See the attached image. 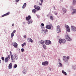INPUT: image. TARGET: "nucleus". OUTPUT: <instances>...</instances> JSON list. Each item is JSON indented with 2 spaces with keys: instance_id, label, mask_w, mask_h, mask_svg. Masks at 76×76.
Returning <instances> with one entry per match:
<instances>
[{
  "instance_id": "f257e3e1",
  "label": "nucleus",
  "mask_w": 76,
  "mask_h": 76,
  "mask_svg": "<svg viewBox=\"0 0 76 76\" xmlns=\"http://www.w3.org/2000/svg\"><path fill=\"white\" fill-rule=\"evenodd\" d=\"M31 17L30 15H28V17H26V20L27 21V23L28 24H31L32 23V19H31Z\"/></svg>"
},
{
  "instance_id": "f03ea898",
  "label": "nucleus",
  "mask_w": 76,
  "mask_h": 76,
  "mask_svg": "<svg viewBox=\"0 0 76 76\" xmlns=\"http://www.w3.org/2000/svg\"><path fill=\"white\" fill-rule=\"evenodd\" d=\"M69 56L66 57V56H64L63 57V60L64 61L65 63H67L68 61H69Z\"/></svg>"
},
{
  "instance_id": "7ed1b4c3",
  "label": "nucleus",
  "mask_w": 76,
  "mask_h": 76,
  "mask_svg": "<svg viewBox=\"0 0 76 76\" xmlns=\"http://www.w3.org/2000/svg\"><path fill=\"white\" fill-rule=\"evenodd\" d=\"M71 29L72 32H76V27L74 26H71Z\"/></svg>"
},
{
  "instance_id": "20e7f679",
  "label": "nucleus",
  "mask_w": 76,
  "mask_h": 76,
  "mask_svg": "<svg viewBox=\"0 0 76 76\" xmlns=\"http://www.w3.org/2000/svg\"><path fill=\"white\" fill-rule=\"evenodd\" d=\"M10 59V55H8L7 57L6 58H5L4 61L5 63H7L9 61V60Z\"/></svg>"
},
{
  "instance_id": "39448f33",
  "label": "nucleus",
  "mask_w": 76,
  "mask_h": 76,
  "mask_svg": "<svg viewBox=\"0 0 76 76\" xmlns=\"http://www.w3.org/2000/svg\"><path fill=\"white\" fill-rule=\"evenodd\" d=\"M65 37L66 40V41H70L72 40L71 38L70 37H69V36L68 35H65Z\"/></svg>"
},
{
  "instance_id": "423d86ee",
  "label": "nucleus",
  "mask_w": 76,
  "mask_h": 76,
  "mask_svg": "<svg viewBox=\"0 0 76 76\" xmlns=\"http://www.w3.org/2000/svg\"><path fill=\"white\" fill-rule=\"evenodd\" d=\"M59 43L60 44H65L66 43V40L64 39H59Z\"/></svg>"
},
{
  "instance_id": "0eeeda50",
  "label": "nucleus",
  "mask_w": 76,
  "mask_h": 76,
  "mask_svg": "<svg viewBox=\"0 0 76 76\" xmlns=\"http://www.w3.org/2000/svg\"><path fill=\"white\" fill-rule=\"evenodd\" d=\"M65 27L66 29V31L68 32H70V29L69 26L67 25H65Z\"/></svg>"
},
{
  "instance_id": "6e6552de",
  "label": "nucleus",
  "mask_w": 76,
  "mask_h": 76,
  "mask_svg": "<svg viewBox=\"0 0 76 76\" xmlns=\"http://www.w3.org/2000/svg\"><path fill=\"white\" fill-rule=\"evenodd\" d=\"M57 33H60L61 32V29L60 28V27L59 26H58L57 27Z\"/></svg>"
},
{
  "instance_id": "1a4fd4ad",
  "label": "nucleus",
  "mask_w": 76,
  "mask_h": 76,
  "mask_svg": "<svg viewBox=\"0 0 76 76\" xmlns=\"http://www.w3.org/2000/svg\"><path fill=\"white\" fill-rule=\"evenodd\" d=\"M45 42L46 45H49V44H51V42L50 40H46L45 41Z\"/></svg>"
},
{
  "instance_id": "9d476101",
  "label": "nucleus",
  "mask_w": 76,
  "mask_h": 76,
  "mask_svg": "<svg viewBox=\"0 0 76 76\" xmlns=\"http://www.w3.org/2000/svg\"><path fill=\"white\" fill-rule=\"evenodd\" d=\"M34 7L35 8V9L37 10H41V8L40 7L37 5H34Z\"/></svg>"
},
{
  "instance_id": "9b49d317",
  "label": "nucleus",
  "mask_w": 76,
  "mask_h": 76,
  "mask_svg": "<svg viewBox=\"0 0 76 76\" xmlns=\"http://www.w3.org/2000/svg\"><path fill=\"white\" fill-rule=\"evenodd\" d=\"M42 64L43 66H47L48 64V62L47 61H45L42 62Z\"/></svg>"
},
{
  "instance_id": "f8f14e48",
  "label": "nucleus",
  "mask_w": 76,
  "mask_h": 76,
  "mask_svg": "<svg viewBox=\"0 0 76 76\" xmlns=\"http://www.w3.org/2000/svg\"><path fill=\"white\" fill-rule=\"evenodd\" d=\"M16 30H14L11 33V38H13V36H14V34H15V33L16 32Z\"/></svg>"
},
{
  "instance_id": "ddd939ff",
  "label": "nucleus",
  "mask_w": 76,
  "mask_h": 76,
  "mask_svg": "<svg viewBox=\"0 0 76 76\" xmlns=\"http://www.w3.org/2000/svg\"><path fill=\"white\" fill-rule=\"evenodd\" d=\"M27 41L29 42H33V40H32V39L30 38H28L27 39Z\"/></svg>"
},
{
  "instance_id": "4468645a",
  "label": "nucleus",
  "mask_w": 76,
  "mask_h": 76,
  "mask_svg": "<svg viewBox=\"0 0 76 76\" xmlns=\"http://www.w3.org/2000/svg\"><path fill=\"white\" fill-rule=\"evenodd\" d=\"M76 13V9H73V12L71 13L72 15H75V13Z\"/></svg>"
},
{
  "instance_id": "2eb2a0df",
  "label": "nucleus",
  "mask_w": 76,
  "mask_h": 76,
  "mask_svg": "<svg viewBox=\"0 0 76 76\" xmlns=\"http://www.w3.org/2000/svg\"><path fill=\"white\" fill-rule=\"evenodd\" d=\"M46 28L47 29H51V26L50 25H47L46 26Z\"/></svg>"
},
{
  "instance_id": "dca6fc26",
  "label": "nucleus",
  "mask_w": 76,
  "mask_h": 76,
  "mask_svg": "<svg viewBox=\"0 0 76 76\" xmlns=\"http://www.w3.org/2000/svg\"><path fill=\"white\" fill-rule=\"evenodd\" d=\"M13 46H14L15 48H17L18 47V44L16 42H15Z\"/></svg>"
},
{
  "instance_id": "f3484780",
  "label": "nucleus",
  "mask_w": 76,
  "mask_h": 76,
  "mask_svg": "<svg viewBox=\"0 0 76 76\" xmlns=\"http://www.w3.org/2000/svg\"><path fill=\"white\" fill-rule=\"evenodd\" d=\"M8 67L9 69H12V63H10L9 64Z\"/></svg>"
},
{
  "instance_id": "a211bd4d",
  "label": "nucleus",
  "mask_w": 76,
  "mask_h": 76,
  "mask_svg": "<svg viewBox=\"0 0 76 76\" xmlns=\"http://www.w3.org/2000/svg\"><path fill=\"white\" fill-rule=\"evenodd\" d=\"M26 3H25L23 5V6L22 7V8L23 9H25V7H26Z\"/></svg>"
},
{
  "instance_id": "6ab92c4d",
  "label": "nucleus",
  "mask_w": 76,
  "mask_h": 76,
  "mask_svg": "<svg viewBox=\"0 0 76 76\" xmlns=\"http://www.w3.org/2000/svg\"><path fill=\"white\" fill-rule=\"evenodd\" d=\"M62 11L64 12V13H66L67 10L66 9V8H62Z\"/></svg>"
},
{
  "instance_id": "aec40b11",
  "label": "nucleus",
  "mask_w": 76,
  "mask_h": 76,
  "mask_svg": "<svg viewBox=\"0 0 76 76\" xmlns=\"http://www.w3.org/2000/svg\"><path fill=\"white\" fill-rule=\"evenodd\" d=\"M11 60H12V62L13 63L14 62V59L13 58V55H12L11 56Z\"/></svg>"
},
{
  "instance_id": "412c9836",
  "label": "nucleus",
  "mask_w": 76,
  "mask_h": 76,
  "mask_svg": "<svg viewBox=\"0 0 76 76\" xmlns=\"http://www.w3.org/2000/svg\"><path fill=\"white\" fill-rule=\"evenodd\" d=\"M23 74H25L26 73V70L24 69L23 71Z\"/></svg>"
},
{
  "instance_id": "4be33fe9",
  "label": "nucleus",
  "mask_w": 76,
  "mask_h": 76,
  "mask_svg": "<svg viewBox=\"0 0 76 76\" xmlns=\"http://www.w3.org/2000/svg\"><path fill=\"white\" fill-rule=\"evenodd\" d=\"M32 13H36V10L35 9L32 10Z\"/></svg>"
},
{
  "instance_id": "5701e85b",
  "label": "nucleus",
  "mask_w": 76,
  "mask_h": 76,
  "mask_svg": "<svg viewBox=\"0 0 76 76\" xmlns=\"http://www.w3.org/2000/svg\"><path fill=\"white\" fill-rule=\"evenodd\" d=\"M14 59L15 60H17V59H18V57L16 55H15L14 56Z\"/></svg>"
},
{
  "instance_id": "b1692460",
  "label": "nucleus",
  "mask_w": 76,
  "mask_h": 76,
  "mask_svg": "<svg viewBox=\"0 0 76 76\" xmlns=\"http://www.w3.org/2000/svg\"><path fill=\"white\" fill-rule=\"evenodd\" d=\"M41 3H39V5H40V6H42V3H43V0H39Z\"/></svg>"
},
{
  "instance_id": "393cba45",
  "label": "nucleus",
  "mask_w": 76,
  "mask_h": 76,
  "mask_svg": "<svg viewBox=\"0 0 76 76\" xmlns=\"http://www.w3.org/2000/svg\"><path fill=\"white\" fill-rule=\"evenodd\" d=\"M62 73H63L65 75H67V73L66 72H64V71L63 70L62 71Z\"/></svg>"
},
{
  "instance_id": "a878e982",
  "label": "nucleus",
  "mask_w": 76,
  "mask_h": 76,
  "mask_svg": "<svg viewBox=\"0 0 76 76\" xmlns=\"http://www.w3.org/2000/svg\"><path fill=\"white\" fill-rule=\"evenodd\" d=\"M73 4H74V5H75V4H76V0H73Z\"/></svg>"
},
{
  "instance_id": "bb28decb",
  "label": "nucleus",
  "mask_w": 76,
  "mask_h": 76,
  "mask_svg": "<svg viewBox=\"0 0 76 76\" xmlns=\"http://www.w3.org/2000/svg\"><path fill=\"white\" fill-rule=\"evenodd\" d=\"M42 31L43 33H44V34H47V31H46L45 30H42Z\"/></svg>"
},
{
  "instance_id": "cd10ccee",
  "label": "nucleus",
  "mask_w": 76,
  "mask_h": 76,
  "mask_svg": "<svg viewBox=\"0 0 76 76\" xmlns=\"http://www.w3.org/2000/svg\"><path fill=\"white\" fill-rule=\"evenodd\" d=\"M59 67H63V65L61 63H59Z\"/></svg>"
},
{
  "instance_id": "c85d7f7f",
  "label": "nucleus",
  "mask_w": 76,
  "mask_h": 76,
  "mask_svg": "<svg viewBox=\"0 0 76 76\" xmlns=\"http://www.w3.org/2000/svg\"><path fill=\"white\" fill-rule=\"evenodd\" d=\"M43 47L45 50H46V49L47 47H46V45H43Z\"/></svg>"
},
{
  "instance_id": "c756f323",
  "label": "nucleus",
  "mask_w": 76,
  "mask_h": 76,
  "mask_svg": "<svg viewBox=\"0 0 76 76\" xmlns=\"http://www.w3.org/2000/svg\"><path fill=\"white\" fill-rule=\"evenodd\" d=\"M40 43L41 44H44V41L43 40H42L41 41Z\"/></svg>"
},
{
  "instance_id": "7c9ffc66",
  "label": "nucleus",
  "mask_w": 76,
  "mask_h": 76,
  "mask_svg": "<svg viewBox=\"0 0 76 76\" xmlns=\"http://www.w3.org/2000/svg\"><path fill=\"white\" fill-rule=\"evenodd\" d=\"M50 19L51 20H53V19H54V18L53 17V16H50Z\"/></svg>"
},
{
  "instance_id": "2f4dec72",
  "label": "nucleus",
  "mask_w": 76,
  "mask_h": 76,
  "mask_svg": "<svg viewBox=\"0 0 76 76\" xmlns=\"http://www.w3.org/2000/svg\"><path fill=\"white\" fill-rule=\"evenodd\" d=\"M5 14L6 16H7V15H9L10 14V12H8L7 13Z\"/></svg>"
},
{
  "instance_id": "473e14b6",
  "label": "nucleus",
  "mask_w": 76,
  "mask_h": 76,
  "mask_svg": "<svg viewBox=\"0 0 76 76\" xmlns=\"http://www.w3.org/2000/svg\"><path fill=\"white\" fill-rule=\"evenodd\" d=\"M14 68H16L18 67V65L16 64H15L14 65Z\"/></svg>"
},
{
  "instance_id": "72a5a7b5",
  "label": "nucleus",
  "mask_w": 76,
  "mask_h": 76,
  "mask_svg": "<svg viewBox=\"0 0 76 76\" xmlns=\"http://www.w3.org/2000/svg\"><path fill=\"white\" fill-rule=\"evenodd\" d=\"M26 45V42H24L23 43L22 45V47H24V45Z\"/></svg>"
},
{
  "instance_id": "f704fd0d",
  "label": "nucleus",
  "mask_w": 76,
  "mask_h": 76,
  "mask_svg": "<svg viewBox=\"0 0 76 76\" xmlns=\"http://www.w3.org/2000/svg\"><path fill=\"white\" fill-rule=\"evenodd\" d=\"M36 16H37L38 18H40V16L38 15H36Z\"/></svg>"
},
{
  "instance_id": "c9c22d12",
  "label": "nucleus",
  "mask_w": 76,
  "mask_h": 76,
  "mask_svg": "<svg viewBox=\"0 0 76 76\" xmlns=\"http://www.w3.org/2000/svg\"><path fill=\"white\" fill-rule=\"evenodd\" d=\"M1 60H2L3 61H4V57H1Z\"/></svg>"
},
{
  "instance_id": "e433bc0d",
  "label": "nucleus",
  "mask_w": 76,
  "mask_h": 76,
  "mask_svg": "<svg viewBox=\"0 0 76 76\" xmlns=\"http://www.w3.org/2000/svg\"><path fill=\"white\" fill-rule=\"evenodd\" d=\"M21 52H23L24 51V49L22 48L21 49Z\"/></svg>"
},
{
  "instance_id": "4c0bfd02",
  "label": "nucleus",
  "mask_w": 76,
  "mask_h": 76,
  "mask_svg": "<svg viewBox=\"0 0 76 76\" xmlns=\"http://www.w3.org/2000/svg\"><path fill=\"white\" fill-rule=\"evenodd\" d=\"M58 61L59 62V63H61V60H60V59H58Z\"/></svg>"
},
{
  "instance_id": "58836bf2",
  "label": "nucleus",
  "mask_w": 76,
  "mask_h": 76,
  "mask_svg": "<svg viewBox=\"0 0 76 76\" xmlns=\"http://www.w3.org/2000/svg\"><path fill=\"white\" fill-rule=\"evenodd\" d=\"M6 14H4V15H2V17H4V16H6Z\"/></svg>"
},
{
  "instance_id": "ea45409f",
  "label": "nucleus",
  "mask_w": 76,
  "mask_h": 76,
  "mask_svg": "<svg viewBox=\"0 0 76 76\" xmlns=\"http://www.w3.org/2000/svg\"><path fill=\"white\" fill-rule=\"evenodd\" d=\"M20 0H16L15 1L16 2V3H18V2H19V1Z\"/></svg>"
},
{
  "instance_id": "a19ab883",
  "label": "nucleus",
  "mask_w": 76,
  "mask_h": 76,
  "mask_svg": "<svg viewBox=\"0 0 76 76\" xmlns=\"http://www.w3.org/2000/svg\"><path fill=\"white\" fill-rule=\"evenodd\" d=\"M10 56H13V55H12V53L11 52V51H10Z\"/></svg>"
},
{
  "instance_id": "79ce46f5",
  "label": "nucleus",
  "mask_w": 76,
  "mask_h": 76,
  "mask_svg": "<svg viewBox=\"0 0 76 76\" xmlns=\"http://www.w3.org/2000/svg\"><path fill=\"white\" fill-rule=\"evenodd\" d=\"M23 37H24V38H26V35H25L23 36Z\"/></svg>"
},
{
  "instance_id": "37998d69",
  "label": "nucleus",
  "mask_w": 76,
  "mask_h": 76,
  "mask_svg": "<svg viewBox=\"0 0 76 76\" xmlns=\"http://www.w3.org/2000/svg\"><path fill=\"white\" fill-rule=\"evenodd\" d=\"M41 25H42V26H44V23H42L41 24Z\"/></svg>"
},
{
  "instance_id": "c03bdc74",
  "label": "nucleus",
  "mask_w": 76,
  "mask_h": 76,
  "mask_svg": "<svg viewBox=\"0 0 76 76\" xmlns=\"http://www.w3.org/2000/svg\"><path fill=\"white\" fill-rule=\"evenodd\" d=\"M26 23H25V22H23V25H25V24Z\"/></svg>"
},
{
  "instance_id": "a18cd8bd",
  "label": "nucleus",
  "mask_w": 76,
  "mask_h": 76,
  "mask_svg": "<svg viewBox=\"0 0 76 76\" xmlns=\"http://www.w3.org/2000/svg\"><path fill=\"white\" fill-rule=\"evenodd\" d=\"M59 38L60 37H59L58 36H57V39H59Z\"/></svg>"
},
{
  "instance_id": "49530a36",
  "label": "nucleus",
  "mask_w": 76,
  "mask_h": 76,
  "mask_svg": "<svg viewBox=\"0 0 76 76\" xmlns=\"http://www.w3.org/2000/svg\"><path fill=\"white\" fill-rule=\"evenodd\" d=\"M14 23H12V26H14Z\"/></svg>"
},
{
  "instance_id": "de8ad7c7",
  "label": "nucleus",
  "mask_w": 76,
  "mask_h": 76,
  "mask_svg": "<svg viewBox=\"0 0 76 76\" xmlns=\"http://www.w3.org/2000/svg\"><path fill=\"white\" fill-rule=\"evenodd\" d=\"M49 70H50V71H51V68H49Z\"/></svg>"
},
{
  "instance_id": "09e8293b",
  "label": "nucleus",
  "mask_w": 76,
  "mask_h": 76,
  "mask_svg": "<svg viewBox=\"0 0 76 76\" xmlns=\"http://www.w3.org/2000/svg\"><path fill=\"white\" fill-rule=\"evenodd\" d=\"M71 9H72V10H73V7H71Z\"/></svg>"
},
{
  "instance_id": "8fccbe9b",
  "label": "nucleus",
  "mask_w": 76,
  "mask_h": 76,
  "mask_svg": "<svg viewBox=\"0 0 76 76\" xmlns=\"http://www.w3.org/2000/svg\"><path fill=\"white\" fill-rule=\"evenodd\" d=\"M45 31H46V32H48V30H47V29H46V30H45Z\"/></svg>"
},
{
  "instance_id": "3c124183",
  "label": "nucleus",
  "mask_w": 76,
  "mask_h": 76,
  "mask_svg": "<svg viewBox=\"0 0 76 76\" xmlns=\"http://www.w3.org/2000/svg\"><path fill=\"white\" fill-rule=\"evenodd\" d=\"M57 12H56L55 13V14L56 15H57Z\"/></svg>"
},
{
  "instance_id": "603ef678",
  "label": "nucleus",
  "mask_w": 76,
  "mask_h": 76,
  "mask_svg": "<svg viewBox=\"0 0 76 76\" xmlns=\"http://www.w3.org/2000/svg\"><path fill=\"white\" fill-rule=\"evenodd\" d=\"M54 10H56V9L55 8V7H54Z\"/></svg>"
},
{
  "instance_id": "864d4df0",
  "label": "nucleus",
  "mask_w": 76,
  "mask_h": 76,
  "mask_svg": "<svg viewBox=\"0 0 76 76\" xmlns=\"http://www.w3.org/2000/svg\"><path fill=\"white\" fill-rule=\"evenodd\" d=\"M18 50H19V52H20V49H19Z\"/></svg>"
},
{
  "instance_id": "5fc2aeb1",
  "label": "nucleus",
  "mask_w": 76,
  "mask_h": 76,
  "mask_svg": "<svg viewBox=\"0 0 76 76\" xmlns=\"http://www.w3.org/2000/svg\"><path fill=\"white\" fill-rule=\"evenodd\" d=\"M0 63H1V60L0 59Z\"/></svg>"
},
{
  "instance_id": "6e6d98bb",
  "label": "nucleus",
  "mask_w": 76,
  "mask_h": 76,
  "mask_svg": "<svg viewBox=\"0 0 76 76\" xmlns=\"http://www.w3.org/2000/svg\"><path fill=\"white\" fill-rule=\"evenodd\" d=\"M61 1H63V0H61Z\"/></svg>"
},
{
  "instance_id": "4d7b16f0",
  "label": "nucleus",
  "mask_w": 76,
  "mask_h": 76,
  "mask_svg": "<svg viewBox=\"0 0 76 76\" xmlns=\"http://www.w3.org/2000/svg\"><path fill=\"white\" fill-rule=\"evenodd\" d=\"M73 69H74L73 68Z\"/></svg>"
},
{
  "instance_id": "13d9d810",
  "label": "nucleus",
  "mask_w": 76,
  "mask_h": 76,
  "mask_svg": "<svg viewBox=\"0 0 76 76\" xmlns=\"http://www.w3.org/2000/svg\"><path fill=\"white\" fill-rule=\"evenodd\" d=\"M52 28H53V26H52Z\"/></svg>"
},
{
  "instance_id": "bf43d9fd",
  "label": "nucleus",
  "mask_w": 76,
  "mask_h": 76,
  "mask_svg": "<svg viewBox=\"0 0 76 76\" xmlns=\"http://www.w3.org/2000/svg\"><path fill=\"white\" fill-rule=\"evenodd\" d=\"M66 33H67V32H66Z\"/></svg>"
}]
</instances>
